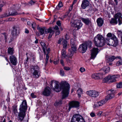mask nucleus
Segmentation results:
<instances>
[{"label": "nucleus", "instance_id": "f257e3e1", "mask_svg": "<svg viewBox=\"0 0 122 122\" xmlns=\"http://www.w3.org/2000/svg\"><path fill=\"white\" fill-rule=\"evenodd\" d=\"M58 82L57 81L52 80L50 83L51 88L54 91L59 92L62 90V98L56 100L54 104V106L57 108L61 106L62 104V100L68 96L70 88V84L66 81H61L60 83V86Z\"/></svg>", "mask_w": 122, "mask_h": 122}, {"label": "nucleus", "instance_id": "f03ea898", "mask_svg": "<svg viewBox=\"0 0 122 122\" xmlns=\"http://www.w3.org/2000/svg\"><path fill=\"white\" fill-rule=\"evenodd\" d=\"M27 108V104L26 100H23L20 106L18 115V119L21 122L23 120L25 115V112Z\"/></svg>", "mask_w": 122, "mask_h": 122}, {"label": "nucleus", "instance_id": "7ed1b4c3", "mask_svg": "<svg viewBox=\"0 0 122 122\" xmlns=\"http://www.w3.org/2000/svg\"><path fill=\"white\" fill-rule=\"evenodd\" d=\"M95 46L98 47H102L105 45L106 41L102 36L99 34L96 36L93 40Z\"/></svg>", "mask_w": 122, "mask_h": 122}, {"label": "nucleus", "instance_id": "20e7f679", "mask_svg": "<svg viewBox=\"0 0 122 122\" xmlns=\"http://www.w3.org/2000/svg\"><path fill=\"white\" fill-rule=\"evenodd\" d=\"M122 14L120 12H118L114 16V18H112L110 21V23L112 25L117 24V19H118V25H120L122 24L121 20H122Z\"/></svg>", "mask_w": 122, "mask_h": 122}, {"label": "nucleus", "instance_id": "39448f33", "mask_svg": "<svg viewBox=\"0 0 122 122\" xmlns=\"http://www.w3.org/2000/svg\"><path fill=\"white\" fill-rule=\"evenodd\" d=\"M113 36L111 33H108L107 35V36L110 38H106V40L110 42V41H112V44H111V45L112 46L115 47L118 45V41L116 36L114 35H113Z\"/></svg>", "mask_w": 122, "mask_h": 122}, {"label": "nucleus", "instance_id": "423d86ee", "mask_svg": "<svg viewBox=\"0 0 122 122\" xmlns=\"http://www.w3.org/2000/svg\"><path fill=\"white\" fill-rule=\"evenodd\" d=\"M118 75H117L111 76L110 75L106 77L103 80V83L109 82V83L115 82L116 81V79L117 78Z\"/></svg>", "mask_w": 122, "mask_h": 122}, {"label": "nucleus", "instance_id": "0eeeda50", "mask_svg": "<svg viewBox=\"0 0 122 122\" xmlns=\"http://www.w3.org/2000/svg\"><path fill=\"white\" fill-rule=\"evenodd\" d=\"M71 122H86L84 118L80 115L76 114L74 115Z\"/></svg>", "mask_w": 122, "mask_h": 122}, {"label": "nucleus", "instance_id": "6e6552de", "mask_svg": "<svg viewBox=\"0 0 122 122\" xmlns=\"http://www.w3.org/2000/svg\"><path fill=\"white\" fill-rule=\"evenodd\" d=\"M80 103L78 101H72L70 102L68 104V110L70 111L71 108H77L79 107Z\"/></svg>", "mask_w": 122, "mask_h": 122}, {"label": "nucleus", "instance_id": "1a4fd4ad", "mask_svg": "<svg viewBox=\"0 0 122 122\" xmlns=\"http://www.w3.org/2000/svg\"><path fill=\"white\" fill-rule=\"evenodd\" d=\"M31 69L32 71H34L33 75L36 76V77L39 78L40 76V75L38 74L40 71V68L37 65L32 66Z\"/></svg>", "mask_w": 122, "mask_h": 122}, {"label": "nucleus", "instance_id": "9d476101", "mask_svg": "<svg viewBox=\"0 0 122 122\" xmlns=\"http://www.w3.org/2000/svg\"><path fill=\"white\" fill-rule=\"evenodd\" d=\"M51 93V90L48 86L46 87L42 92V95L46 97L50 96Z\"/></svg>", "mask_w": 122, "mask_h": 122}, {"label": "nucleus", "instance_id": "9b49d317", "mask_svg": "<svg viewBox=\"0 0 122 122\" xmlns=\"http://www.w3.org/2000/svg\"><path fill=\"white\" fill-rule=\"evenodd\" d=\"M99 49L97 48L94 47L91 51V58L92 59H95L98 53Z\"/></svg>", "mask_w": 122, "mask_h": 122}, {"label": "nucleus", "instance_id": "f8f14e48", "mask_svg": "<svg viewBox=\"0 0 122 122\" xmlns=\"http://www.w3.org/2000/svg\"><path fill=\"white\" fill-rule=\"evenodd\" d=\"M72 25L74 26L78 30L82 26V24L81 20H75L72 24Z\"/></svg>", "mask_w": 122, "mask_h": 122}, {"label": "nucleus", "instance_id": "ddd939ff", "mask_svg": "<svg viewBox=\"0 0 122 122\" xmlns=\"http://www.w3.org/2000/svg\"><path fill=\"white\" fill-rule=\"evenodd\" d=\"M86 93L89 96L94 97H98L99 95L98 92L95 90L87 91L86 92Z\"/></svg>", "mask_w": 122, "mask_h": 122}, {"label": "nucleus", "instance_id": "4468645a", "mask_svg": "<svg viewBox=\"0 0 122 122\" xmlns=\"http://www.w3.org/2000/svg\"><path fill=\"white\" fill-rule=\"evenodd\" d=\"M87 49L86 47V46L84 43L80 45L79 47L78 50L80 53H84L86 52Z\"/></svg>", "mask_w": 122, "mask_h": 122}, {"label": "nucleus", "instance_id": "2eb2a0df", "mask_svg": "<svg viewBox=\"0 0 122 122\" xmlns=\"http://www.w3.org/2000/svg\"><path fill=\"white\" fill-rule=\"evenodd\" d=\"M82 22L86 25H91L92 23L91 19L88 18H83L81 17L80 18Z\"/></svg>", "mask_w": 122, "mask_h": 122}, {"label": "nucleus", "instance_id": "dca6fc26", "mask_svg": "<svg viewBox=\"0 0 122 122\" xmlns=\"http://www.w3.org/2000/svg\"><path fill=\"white\" fill-rule=\"evenodd\" d=\"M10 63L13 65L16 66L18 63L16 57L14 55H11L9 58Z\"/></svg>", "mask_w": 122, "mask_h": 122}, {"label": "nucleus", "instance_id": "f3484780", "mask_svg": "<svg viewBox=\"0 0 122 122\" xmlns=\"http://www.w3.org/2000/svg\"><path fill=\"white\" fill-rule=\"evenodd\" d=\"M110 92L111 93L108 94L106 97L105 99L107 100V101L108 100H110L113 98L114 97L115 94L114 93L115 92L114 90L112 89H110L109 90V92Z\"/></svg>", "mask_w": 122, "mask_h": 122}, {"label": "nucleus", "instance_id": "a211bd4d", "mask_svg": "<svg viewBox=\"0 0 122 122\" xmlns=\"http://www.w3.org/2000/svg\"><path fill=\"white\" fill-rule=\"evenodd\" d=\"M90 4V2L88 0H83L81 5V7L82 9H85L89 6Z\"/></svg>", "mask_w": 122, "mask_h": 122}, {"label": "nucleus", "instance_id": "6ab92c4d", "mask_svg": "<svg viewBox=\"0 0 122 122\" xmlns=\"http://www.w3.org/2000/svg\"><path fill=\"white\" fill-rule=\"evenodd\" d=\"M103 74L102 73H95L93 74L92 77L93 79H102Z\"/></svg>", "mask_w": 122, "mask_h": 122}, {"label": "nucleus", "instance_id": "aec40b11", "mask_svg": "<svg viewBox=\"0 0 122 122\" xmlns=\"http://www.w3.org/2000/svg\"><path fill=\"white\" fill-rule=\"evenodd\" d=\"M19 27L16 26H14L11 31V35L13 36H17L18 35L17 30H18Z\"/></svg>", "mask_w": 122, "mask_h": 122}, {"label": "nucleus", "instance_id": "412c9836", "mask_svg": "<svg viewBox=\"0 0 122 122\" xmlns=\"http://www.w3.org/2000/svg\"><path fill=\"white\" fill-rule=\"evenodd\" d=\"M117 58H118L119 59H122V58L120 56H109L108 59L107 60L108 61L112 62L114 60Z\"/></svg>", "mask_w": 122, "mask_h": 122}, {"label": "nucleus", "instance_id": "4be33fe9", "mask_svg": "<svg viewBox=\"0 0 122 122\" xmlns=\"http://www.w3.org/2000/svg\"><path fill=\"white\" fill-rule=\"evenodd\" d=\"M37 29L39 30L38 31L39 32L40 35H42L44 34H45V31L46 28L45 27H43V28H41L39 27V25H38Z\"/></svg>", "mask_w": 122, "mask_h": 122}, {"label": "nucleus", "instance_id": "5701e85b", "mask_svg": "<svg viewBox=\"0 0 122 122\" xmlns=\"http://www.w3.org/2000/svg\"><path fill=\"white\" fill-rule=\"evenodd\" d=\"M40 44L41 46V47L43 49V51L45 55L46 54V51L47 49L46 45L44 42L41 41L40 42Z\"/></svg>", "mask_w": 122, "mask_h": 122}, {"label": "nucleus", "instance_id": "b1692460", "mask_svg": "<svg viewBox=\"0 0 122 122\" xmlns=\"http://www.w3.org/2000/svg\"><path fill=\"white\" fill-rule=\"evenodd\" d=\"M98 26L99 27L102 26L104 23V20L101 18H98L96 21Z\"/></svg>", "mask_w": 122, "mask_h": 122}, {"label": "nucleus", "instance_id": "393cba45", "mask_svg": "<svg viewBox=\"0 0 122 122\" xmlns=\"http://www.w3.org/2000/svg\"><path fill=\"white\" fill-rule=\"evenodd\" d=\"M9 16H15L17 15H20V12H18L15 9H13L10 11L8 13Z\"/></svg>", "mask_w": 122, "mask_h": 122}, {"label": "nucleus", "instance_id": "a878e982", "mask_svg": "<svg viewBox=\"0 0 122 122\" xmlns=\"http://www.w3.org/2000/svg\"><path fill=\"white\" fill-rule=\"evenodd\" d=\"M77 48L76 47H71L70 49H69V50H71L70 51V52L71 55V56H72L74 55V53H76V51H77Z\"/></svg>", "mask_w": 122, "mask_h": 122}, {"label": "nucleus", "instance_id": "bb28decb", "mask_svg": "<svg viewBox=\"0 0 122 122\" xmlns=\"http://www.w3.org/2000/svg\"><path fill=\"white\" fill-rule=\"evenodd\" d=\"M54 32V31L52 29L51 27H50L48 29H46L45 31V34H47L49 33L52 34H53Z\"/></svg>", "mask_w": 122, "mask_h": 122}, {"label": "nucleus", "instance_id": "cd10ccee", "mask_svg": "<svg viewBox=\"0 0 122 122\" xmlns=\"http://www.w3.org/2000/svg\"><path fill=\"white\" fill-rule=\"evenodd\" d=\"M14 50L13 48L9 47L8 48V53L10 55H13L14 52Z\"/></svg>", "mask_w": 122, "mask_h": 122}, {"label": "nucleus", "instance_id": "c85d7f7f", "mask_svg": "<svg viewBox=\"0 0 122 122\" xmlns=\"http://www.w3.org/2000/svg\"><path fill=\"white\" fill-rule=\"evenodd\" d=\"M107 102V100L105 99L101 100L100 101L97 102V104L99 105V106H102L103 104H105Z\"/></svg>", "mask_w": 122, "mask_h": 122}, {"label": "nucleus", "instance_id": "c756f323", "mask_svg": "<svg viewBox=\"0 0 122 122\" xmlns=\"http://www.w3.org/2000/svg\"><path fill=\"white\" fill-rule=\"evenodd\" d=\"M84 44H85V45L87 49V47L89 48H91L92 47V43L91 41H86L84 43Z\"/></svg>", "mask_w": 122, "mask_h": 122}, {"label": "nucleus", "instance_id": "7c9ffc66", "mask_svg": "<svg viewBox=\"0 0 122 122\" xmlns=\"http://www.w3.org/2000/svg\"><path fill=\"white\" fill-rule=\"evenodd\" d=\"M17 107V105H15L12 106L13 112L14 114L18 113Z\"/></svg>", "mask_w": 122, "mask_h": 122}, {"label": "nucleus", "instance_id": "2f4dec72", "mask_svg": "<svg viewBox=\"0 0 122 122\" xmlns=\"http://www.w3.org/2000/svg\"><path fill=\"white\" fill-rule=\"evenodd\" d=\"M51 51V49L50 48H48L46 50L47 54L46 53L45 55H46V61H48L49 57V53Z\"/></svg>", "mask_w": 122, "mask_h": 122}, {"label": "nucleus", "instance_id": "473e14b6", "mask_svg": "<svg viewBox=\"0 0 122 122\" xmlns=\"http://www.w3.org/2000/svg\"><path fill=\"white\" fill-rule=\"evenodd\" d=\"M110 67L107 66H104L102 68L103 71H104L106 73L109 72L110 71Z\"/></svg>", "mask_w": 122, "mask_h": 122}, {"label": "nucleus", "instance_id": "72a5a7b5", "mask_svg": "<svg viewBox=\"0 0 122 122\" xmlns=\"http://www.w3.org/2000/svg\"><path fill=\"white\" fill-rule=\"evenodd\" d=\"M117 33L118 34V37L121 38V42H122L121 44H122V30H118L117 32Z\"/></svg>", "mask_w": 122, "mask_h": 122}, {"label": "nucleus", "instance_id": "f704fd0d", "mask_svg": "<svg viewBox=\"0 0 122 122\" xmlns=\"http://www.w3.org/2000/svg\"><path fill=\"white\" fill-rule=\"evenodd\" d=\"M63 6V4L62 2L60 1H59L58 5L56 6V9L57 10H59L60 8Z\"/></svg>", "mask_w": 122, "mask_h": 122}, {"label": "nucleus", "instance_id": "c9c22d12", "mask_svg": "<svg viewBox=\"0 0 122 122\" xmlns=\"http://www.w3.org/2000/svg\"><path fill=\"white\" fill-rule=\"evenodd\" d=\"M62 44L63 48L65 49L67 48V41L66 40H63L62 42Z\"/></svg>", "mask_w": 122, "mask_h": 122}, {"label": "nucleus", "instance_id": "e433bc0d", "mask_svg": "<svg viewBox=\"0 0 122 122\" xmlns=\"http://www.w3.org/2000/svg\"><path fill=\"white\" fill-rule=\"evenodd\" d=\"M61 54L62 56L64 57H67V55H66V51L64 49H63L62 50Z\"/></svg>", "mask_w": 122, "mask_h": 122}, {"label": "nucleus", "instance_id": "4c0bfd02", "mask_svg": "<svg viewBox=\"0 0 122 122\" xmlns=\"http://www.w3.org/2000/svg\"><path fill=\"white\" fill-rule=\"evenodd\" d=\"M60 75L62 76H65V74L64 71L62 69H61L60 70Z\"/></svg>", "mask_w": 122, "mask_h": 122}, {"label": "nucleus", "instance_id": "58836bf2", "mask_svg": "<svg viewBox=\"0 0 122 122\" xmlns=\"http://www.w3.org/2000/svg\"><path fill=\"white\" fill-rule=\"evenodd\" d=\"M116 65L117 66H119L122 65V60L121 59H120V60L117 61L116 63Z\"/></svg>", "mask_w": 122, "mask_h": 122}, {"label": "nucleus", "instance_id": "ea45409f", "mask_svg": "<svg viewBox=\"0 0 122 122\" xmlns=\"http://www.w3.org/2000/svg\"><path fill=\"white\" fill-rule=\"evenodd\" d=\"M10 16L8 14V15L7 13H4L3 14L1 15L0 16V17L1 18H3L4 17H8Z\"/></svg>", "mask_w": 122, "mask_h": 122}, {"label": "nucleus", "instance_id": "a19ab883", "mask_svg": "<svg viewBox=\"0 0 122 122\" xmlns=\"http://www.w3.org/2000/svg\"><path fill=\"white\" fill-rule=\"evenodd\" d=\"M117 88H122V81L120 82L117 85Z\"/></svg>", "mask_w": 122, "mask_h": 122}, {"label": "nucleus", "instance_id": "79ce46f5", "mask_svg": "<svg viewBox=\"0 0 122 122\" xmlns=\"http://www.w3.org/2000/svg\"><path fill=\"white\" fill-rule=\"evenodd\" d=\"M29 58L28 56H27V58L26 60H25L24 61V64L25 66L27 64V62H28Z\"/></svg>", "mask_w": 122, "mask_h": 122}, {"label": "nucleus", "instance_id": "37998d69", "mask_svg": "<svg viewBox=\"0 0 122 122\" xmlns=\"http://www.w3.org/2000/svg\"><path fill=\"white\" fill-rule=\"evenodd\" d=\"M31 25L33 30H35L36 26V24L35 23H33Z\"/></svg>", "mask_w": 122, "mask_h": 122}, {"label": "nucleus", "instance_id": "c03bdc74", "mask_svg": "<svg viewBox=\"0 0 122 122\" xmlns=\"http://www.w3.org/2000/svg\"><path fill=\"white\" fill-rule=\"evenodd\" d=\"M69 37L70 36L69 35L66 34L65 36V39H64L63 40H66L67 41V40H69Z\"/></svg>", "mask_w": 122, "mask_h": 122}, {"label": "nucleus", "instance_id": "a18cd8bd", "mask_svg": "<svg viewBox=\"0 0 122 122\" xmlns=\"http://www.w3.org/2000/svg\"><path fill=\"white\" fill-rule=\"evenodd\" d=\"M6 100L7 102H10V97L9 92H8L7 98L6 99Z\"/></svg>", "mask_w": 122, "mask_h": 122}, {"label": "nucleus", "instance_id": "49530a36", "mask_svg": "<svg viewBox=\"0 0 122 122\" xmlns=\"http://www.w3.org/2000/svg\"><path fill=\"white\" fill-rule=\"evenodd\" d=\"M37 103L38 105L39 106H41L42 104V102L39 100H37Z\"/></svg>", "mask_w": 122, "mask_h": 122}, {"label": "nucleus", "instance_id": "de8ad7c7", "mask_svg": "<svg viewBox=\"0 0 122 122\" xmlns=\"http://www.w3.org/2000/svg\"><path fill=\"white\" fill-rule=\"evenodd\" d=\"M79 70L81 72H83L85 71L86 70L85 68L83 67H81L80 68Z\"/></svg>", "mask_w": 122, "mask_h": 122}, {"label": "nucleus", "instance_id": "09e8293b", "mask_svg": "<svg viewBox=\"0 0 122 122\" xmlns=\"http://www.w3.org/2000/svg\"><path fill=\"white\" fill-rule=\"evenodd\" d=\"M64 39V38H60L59 39V40L58 41L57 43L58 44H61V41H63Z\"/></svg>", "mask_w": 122, "mask_h": 122}, {"label": "nucleus", "instance_id": "8fccbe9b", "mask_svg": "<svg viewBox=\"0 0 122 122\" xmlns=\"http://www.w3.org/2000/svg\"><path fill=\"white\" fill-rule=\"evenodd\" d=\"M30 96L32 98H35L36 97V95H35L33 93H31L30 94Z\"/></svg>", "mask_w": 122, "mask_h": 122}, {"label": "nucleus", "instance_id": "3c124183", "mask_svg": "<svg viewBox=\"0 0 122 122\" xmlns=\"http://www.w3.org/2000/svg\"><path fill=\"white\" fill-rule=\"evenodd\" d=\"M14 20V18L10 17L8 19H7L5 21H13Z\"/></svg>", "mask_w": 122, "mask_h": 122}, {"label": "nucleus", "instance_id": "603ef678", "mask_svg": "<svg viewBox=\"0 0 122 122\" xmlns=\"http://www.w3.org/2000/svg\"><path fill=\"white\" fill-rule=\"evenodd\" d=\"M3 6V5L1 3V1L0 0V12L2 11V7Z\"/></svg>", "mask_w": 122, "mask_h": 122}, {"label": "nucleus", "instance_id": "864d4df0", "mask_svg": "<svg viewBox=\"0 0 122 122\" xmlns=\"http://www.w3.org/2000/svg\"><path fill=\"white\" fill-rule=\"evenodd\" d=\"M64 69L66 70L69 71L70 69V68L69 67H67L65 66L64 67Z\"/></svg>", "mask_w": 122, "mask_h": 122}, {"label": "nucleus", "instance_id": "5fc2aeb1", "mask_svg": "<svg viewBox=\"0 0 122 122\" xmlns=\"http://www.w3.org/2000/svg\"><path fill=\"white\" fill-rule=\"evenodd\" d=\"M36 3V2L33 0H31L29 2V3L31 5H33Z\"/></svg>", "mask_w": 122, "mask_h": 122}, {"label": "nucleus", "instance_id": "6e6d98bb", "mask_svg": "<svg viewBox=\"0 0 122 122\" xmlns=\"http://www.w3.org/2000/svg\"><path fill=\"white\" fill-rule=\"evenodd\" d=\"M107 44L108 45H109V46H112V45H111V44H112V41L111 40V41H110V42H109V41H107Z\"/></svg>", "mask_w": 122, "mask_h": 122}, {"label": "nucleus", "instance_id": "4d7b16f0", "mask_svg": "<svg viewBox=\"0 0 122 122\" xmlns=\"http://www.w3.org/2000/svg\"><path fill=\"white\" fill-rule=\"evenodd\" d=\"M60 63L63 66H65V64L64 63V61L63 60L61 59L60 60Z\"/></svg>", "mask_w": 122, "mask_h": 122}, {"label": "nucleus", "instance_id": "13d9d810", "mask_svg": "<svg viewBox=\"0 0 122 122\" xmlns=\"http://www.w3.org/2000/svg\"><path fill=\"white\" fill-rule=\"evenodd\" d=\"M56 24L59 26H60L61 25V23L59 20L58 21L56 22Z\"/></svg>", "mask_w": 122, "mask_h": 122}, {"label": "nucleus", "instance_id": "bf43d9fd", "mask_svg": "<svg viewBox=\"0 0 122 122\" xmlns=\"http://www.w3.org/2000/svg\"><path fill=\"white\" fill-rule=\"evenodd\" d=\"M90 115L91 117H93L95 116V114L92 112L90 113Z\"/></svg>", "mask_w": 122, "mask_h": 122}, {"label": "nucleus", "instance_id": "052dcab7", "mask_svg": "<svg viewBox=\"0 0 122 122\" xmlns=\"http://www.w3.org/2000/svg\"><path fill=\"white\" fill-rule=\"evenodd\" d=\"M60 33V31L59 30H57L56 32V36L59 35Z\"/></svg>", "mask_w": 122, "mask_h": 122}, {"label": "nucleus", "instance_id": "680f3d73", "mask_svg": "<svg viewBox=\"0 0 122 122\" xmlns=\"http://www.w3.org/2000/svg\"><path fill=\"white\" fill-rule=\"evenodd\" d=\"M14 40V36H13V37H12L10 38L9 43H10L12 41Z\"/></svg>", "mask_w": 122, "mask_h": 122}, {"label": "nucleus", "instance_id": "e2e57ef3", "mask_svg": "<svg viewBox=\"0 0 122 122\" xmlns=\"http://www.w3.org/2000/svg\"><path fill=\"white\" fill-rule=\"evenodd\" d=\"M71 47H76L75 43L74 42H72V43L71 44Z\"/></svg>", "mask_w": 122, "mask_h": 122}, {"label": "nucleus", "instance_id": "0e129e2a", "mask_svg": "<svg viewBox=\"0 0 122 122\" xmlns=\"http://www.w3.org/2000/svg\"><path fill=\"white\" fill-rule=\"evenodd\" d=\"M54 29L57 30H59V28L56 25L54 27Z\"/></svg>", "mask_w": 122, "mask_h": 122}, {"label": "nucleus", "instance_id": "69168bd1", "mask_svg": "<svg viewBox=\"0 0 122 122\" xmlns=\"http://www.w3.org/2000/svg\"><path fill=\"white\" fill-rule=\"evenodd\" d=\"M25 33L26 34H28L29 33V31L27 29H25Z\"/></svg>", "mask_w": 122, "mask_h": 122}, {"label": "nucleus", "instance_id": "338daca9", "mask_svg": "<svg viewBox=\"0 0 122 122\" xmlns=\"http://www.w3.org/2000/svg\"><path fill=\"white\" fill-rule=\"evenodd\" d=\"M7 35H6V36H4V39L5 40V42H7Z\"/></svg>", "mask_w": 122, "mask_h": 122}, {"label": "nucleus", "instance_id": "774afa93", "mask_svg": "<svg viewBox=\"0 0 122 122\" xmlns=\"http://www.w3.org/2000/svg\"><path fill=\"white\" fill-rule=\"evenodd\" d=\"M53 35V34H52L51 33H49L48 36V39L51 38Z\"/></svg>", "mask_w": 122, "mask_h": 122}]
</instances>
